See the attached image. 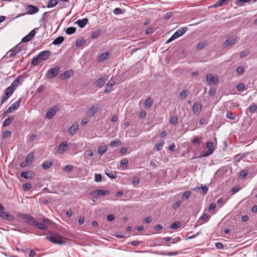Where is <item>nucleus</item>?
I'll return each mask as SVG.
<instances>
[{
    "label": "nucleus",
    "instance_id": "1",
    "mask_svg": "<svg viewBox=\"0 0 257 257\" xmlns=\"http://www.w3.org/2000/svg\"><path fill=\"white\" fill-rule=\"evenodd\" d=\"M19 84V77L16 79L11 84V85L6 89L1 99L0 107L13 94L14 91L17 89V87L18 86Z\"/></svg>",
    "mask_w": 257,
    "mask_h": 257
},
{
    "label": "nucleus",
    "instance_id": "2",
    "mask_svg": "<svg viewBox=\"0 0 257 257\" xmlns=\"http://www.w3.org/2000/svg\"><path fill=\"white\" fill-rule=\"evenodd\" d=\"M24 218L25 219L27 223L32 226H34L38 229L42 230H46L47 229V227L46 226L45 224L38 222L32 216L25 215Z\"/></svg>",
    "mask_w": 257,
    "mask_h": 257
},
{
    "label": "nucleus",
    "instance_id": "3",
    "mask_svg": "<svg viewBox=\"0 0 257 257\" xmlns=\"http://www.w3.org/2000/svg\"><path fill=\"white\" fill-rule=\"evenodd\" d=\"M22 50V48L17 45L7 52L6 55L3 57L2 59L6 60L13 57L20 52Z\"/></svg>",
    "mask_w": 257,
    "mask_h": 257
},
{
    "label": "nucleus",
    "instance_id": "4",
    "mask_svg": "<svg viewBox=\"0 0 257 257\" xmlns=\"http://www.w3.org/2000/svg\"><path fill=\"white\" fill-rule=\"evenodd\" d=\"M109 192L107 190H96L90 192V195L94 199H97L100 196H104L109 194Z\"/></svg>",
    "mask_w": 257,
    "mask_h": 257
},
{
    "label": "nucleus",
    "instance_id": "5",
    "mask_svg": "<svg viewBox=\"0 0 257 257\" xmlns=\"http://www.w3.org/2000/svg\"><path fill=\"white\" fill-rule=\"evenodd\" d=\"M60 72V68L58 66H56L50 70L48 71L46 77L49 79H52L56 77Z\"/></svg>",
    "mask_w": 257,
    "mask_h": 257
},
{
    "label": "nucleus",
    "instance_id": "6",
    "mask_svg": "<svg viewBox=\"0 0 257 257\" xmlns=\"http://www.w3.org/2000/svg\"><path fill=\"white\" fill-rule=\"evenodd\" d=\"M5 208L3 205L0 203V217L4 219L12 221L14 220L13 216L4 211Z\"/></svg>",
    "mask_w": 257,
    "mask_h": 257
},
{
    "label": "nucleus",
    "instance_id": "7",
    "mask_svg": "<svg viewBox=\"0 0 257 257\" xmlns=\"http://www.w3.org/2000/svg\"><path fill=\"white\" fill-rule=\"evenodd\" d=\"M206 148L207 151L206 153H202L201 156L199 158L207 157L211 155L214 152V148L213 143L211 142H208L206 144Z\"/></svg>",
    "mask_w": 257,
    "mask_h": 257
},
{
    "label": "nucleus",
    "instance_id": "8",
    "mask_svg": "<svg viewBox=\"0 0 257 257\" xmlns=\"http://www.w3.org/2000/svg\"><path fill=\"white\" fill-rule=\"evenodd\" d=\"M49 241L58 244H62L65 243V241H63L61 237L58 235H52L50 237L46 238Z\"/></svg>",
    "mask_w": 257,
    "mask_h": 257
},
{
    "label": "nucleus",
    "instance_id": "9",
    "mask_svg": "<svg viewBox=\"0 0 257 257\" xmlns=\"http://www.w3.org/2000/svg\"><path fill=\"white\" fill-rule=\"evenodd\" d=\"M99 105L97 104L92 105L87 111V115L88 117H92L98 111L99 109Z\"/></svg>",
    "mask_w": 257,
    "mask_h": 257
},
{
    "label": "nucleus",
    "instance_id": "10",
    "mask_svg": "<svg viewBox=\"0 0 257 257\" xmlns=\"http://www.w3.org/2000/svg\"><path fill=\"white\" fill-rule=\"evenodd\" d=\"M206 81L208 85H211L212 83L217 84L218 82V79L217 77H213L211 74H209L206 75Z\"/></svg>",
    "mask_w": 257,
    "mask_h": 257
},
{
    "label": "nucleus",
    "instance_id": "11",
    "mask_svg": "<svg viewBox=\"0 0 257 257\" xmlns=\"http://www.w3.org/2000/svg\"><path fill=\"white\" fill-rule=\"evenodd\" d=\"M22 100V98L19 99L16 102L14 103L11 106L9 107L8 111L10 113H12L16 110L20 106Z\"/></svg>",
    "mask_w": 257,
    "mask_h": 257
},
{
    "label": "nucleus",
    "instance_id": "12",
    "mask_svg": "<svg viewBox=\"0 0 257 257\" xmlns=\"http://www.w3.org/2000/svg\"><path fill=\"white\" fill-rule=\"evenodd\" d=\"M36 32L35 30H32L28 35L25 36L22 40V42L25 43L31 40L35 35Z\"/></svg>",
    "mask_w": 257,
    "mask_h": 257
},
{
    "label": "nucleus",
    "instance_id": "13",
    "mask_svg": "<svg viewBox=\"0 0 257 257\" xmlns=\"http://www.w3.org/2000/svg\"><path fill=\"white\" fill-rule=\"evenodd\" d=\"M50 55L49 51H44L39 54L38 55L40 61H45L48 59Z\"/></svg>",
    "mask_w": 257,
    "mask_h": 257
},
{
    "label": "nucleus",
    "instance_id": "14",
    "mask_svg": "<svg viewBox=\"0 0 257 257\" xmlns=\"http://www.w3.org/2000/svg\"><path fill=\"white\" fill-rule=\"evenodd\" d=\"M27 9L28 10L27 14L29 15H33L36 14L38 12L39 10L37 7L34 6L33 5L28 6Z\"/></svg>",
    "mask_w": 257,
    "mask_h": 257
},
{
    "label": "nucleus",
    "instance_id": "15",
    "mask_svg": "<svg viewBox=\"0 0 257 257\" xmlns=\"http://www.w3.org/2000/svg\"><path fill=\"white\" fill-rule=\"evenodd\" d=\"M202 109V106L201 105L197 102H195L194 103L193 107H192V111L195 114H199Z\"/></svg>",
    "mask_w": 257,
    "mask_h": 257
},
{
    "label": "nucleus",
    "instance_id": "16",
    "mask_svg": "<svg viewBox=\"0 0 257 257\" xmlns=\"http://www.w3.org/2000/svg\"><path fill=\"white\" fill-rule=\"evenodd\" d=\"M68 148V143L66 142H63L58 147V152L59 154H63L67 150Z\"/></svg>",
    "mask_w": 257,
    "mask_h": 257
},
{
    "label": "nucleus",
    "instance_id": "17",
    "mask_svg": "<svg viewBox=\"0 0 257 257\" xmlns=\"http://www.w3.org/2000/svg\"><path fill=\"white\" fill-rule=\"evenodd\" d=\"M73 75V72L72 70H68L62 73L60 75L61 79L65 80L71 77Z\"/></svg>",
    "mask_w": 257,
    "mask_h": 257
},
{
    "label": "nucleus",
    "instance_id": "18",
    "mask_svg": "<svg viewBox=\"0 0 257 257\" xmlns=\"http://www.w3.org/2000/svg\"><path fill=\"white\" fill-rule=\"evenodd\" d=\"M57 109L54 108H50L46 114V117L48 119L52 118L56 114Z\"/></svg>",
    "mask_w": 257,
    "mask_h": 257
},
{
    "label": "nucleus",
    "instance_id": "19",
    "mask_svg": "<svg viewBox=\"0 0 257 257\" xmlns=\"http://www.w3.org/2000/svg\"><path fill=\"white\" fill-rule=\"evenodd\" d=\"M78 128V124L76 123H73L68 130L69 135L71 136L74 135L76 133Z\"/></svg>",
    "mask_w": 257,
    "mask_h": 257
},
{
    "label": "nucleus",
    "instance_id": "20",
    "mask_svg": "<svg viewBox=\"0 0 257 257\" xmlns=\"http://www.w3.org/2000/svg\"><path fill=\"white\" fill-rule=\"evenodd\" d=\"M115 84L114 81L111 79L106 85V88L104 90V93H109L111 91V88Z\"/></svg>",
    "mask_w": 257,
    "mask_h": 257
},
{
    "label": "nucleus",
    "instance_id": "21",
    "mask_svg": "<svg viewBox=\"0 0 257 257\" xmlns=\"http://www.w3.org/2000/svg\"><path fill=\"white\" fill-rule=\"evenodd\" d=\"M187 27H183L179 29L174 34V37H175L176 39L179 38L183 35L187 31Z\"/></svg>",
    "mask_w": 257,
    "mask_h": 257
},
{
    "label": "nucleus",
    "instance_id": "22",
    "mask_svg": "<svg viewBox=\"0 0 257 257\" xmlns=\"http://www.w3.org/2000/svg\"><path fill=\"white\" fill-rule=\"evenodd\" d=\"M34 173L32 172L25 171L21 173V176L25 179H31L34 176Z\"/></svg>",
    "mask_w": 257,
    "mask_h": 257
},
{
    "label": "nucleus",
    "instance_id": "23",
    "mask_svg": "<svg viewBox=\"0 0 257 257\" xmlns=\"http://www.w3.org/2000/svg\"><path fill=\"white\" fill-rule=\"evenodd\" d=\"M88 20L87 18H84L82 20H78L77 21L76 23L80 28H83L87 24Z\"/></svg>",
    "mask_w": 257,
    "mask_h": 257
},
{
    "label": "nucleus",
    "instance_id": "24",
    "mask_svg": "<svg viewBox=\"0 0 257 257\" xmlns=\"http://www.w3.org/2000/svg\"><path fill=\"white\" fill-rule=\"evenodd\" d=\"M107 150V146L106 145L100 146L98 149V153L100 155H102L104 154Z\"/></svg>",
    "mask_w": 257,
    "mask_h": 257
},
{
    "label": "nucleus",
    "instance_id": "25",
    "mask_svg": "<svg viewBox=\"0 0 257 257\" xmlns=\"http://www.w3.org/2000/svg\"><path fill=\"white\" fill-rule=\"evenodd\" d=\"M53 165V162L51 161H46L42 164V168L44 170L49 169Z\"/></svg>",
    "mask_w": 257,
    "mask_h": 257
},
{
    "label": "nucleus",
    "instance_id": "26",
    "mask_svg": "<svg viewBox=\"0 0 257 257\" xmlns=\"http://www.w3.org/2000/svg\"><path fill=\"white\" fill-rule=\"evenodd\" d=\"M64 40V38L62 36H59L56 38L52 42V44L55 45H59L62 43Z\"/></svg>",
    "mask_w": 257,
    "mask_h": 257
},
{
    "label": "nucleus",
    "instance_id": "27",
    "mask_svg": "<svg viewBox=\"0 0 257 257\" xmlns=\"http://www.w3.org/2000/svg\"><path fill=\"white\" fill-rule=\"evenodd\" d=\"M235 42V40L234 39H228L224 42V45L226 47L231 46L234 45Z\"/></svg>",
    "mask_w": 257,
    "mask_h": 257
},
{
    "label": "nucleus",
    "instance_id": "28",
    "mask_svg": "<svg viewBox=\"0 0 257 257\" xmlns=\"http://www.w3.org/2000/svg\"><path fill=\"white\" fill-rule=\"evenodd\" d=\"M121 145V141L118 140H112L110 143V146L113 148L119 146Z\"/></svg>",
    "mask_w": 257,
    "mask_h": 257
},
{
    "label": "nucleus",
    "instance_id": "29",
    "mask_svg": "<svg viewBox=\"0 0 257 257\" xmlns=\"http://www.w3.org/2000/svg\"><path fill=\"white\" fill-rule=\"evenodd\" d=\"M105 80V78L104 77H101L99 78L95 82L96 86L101 87L104 83Z\"/></svg>",
    "mask_w": 257,
    "mask_h": 257
},
{
    "label": "nucleus",
    "instance_id": "30",
    "mask_svg": "<svg viewBox=\"0 0 257 257\" xmlns=\"http://www.w3.org/2000/svg\"><path fill=\"white\" fill-rule=\"evenodd\" d=\"M34 159V155L32 153L29 154L25 159L26 163L27 164H31Z\"/></svg>",
    "mask_w": 257,
    "mask_h": 257
},
{
    "label": "nucleus",
    "instance_id": "31",
    "mask_svg": "<svg viewBox=\"0 0 257 257\" xmlns=\"http://www.w3.org/2000/svg\"><path fill=\"white\" fill-rule=\"evenodd\" d=\"M58 3V0H49L48 3L47 8H53L57 5Z\"/></svg>",
    "mask_w": 257,
    "mask_h": 257
},
{
    "label": "nucleus",
    "instance_id": "32",
    "mask_svg": "<svg viewBox=\"0 0 257 257\" xmlns=\"http://www.w3.org/2000/svg\"><path fill=\"white\" fill-rule=\"evenodd\" d=\"M13 119V117H9L7 119H6L3 124V127H6L8 126L12 122Z\"/></svg>",
    "mask_w": 257,
    "mask_h": 257
},
{
    "label": "nucleus",
    "instance_id": "33",
    "mask_svg": "<svg viewBox=\"0 0 257 257\" xmlns=\"http://www.w3.org/2000/svg\"><path fill=\"white\" fill-rule=\"evenodd\" d=\"M153 104V100L151 98H148L145 100L144 105L146 107L150 108Z\"/></svg>",
    "mask_w": 257,
    "mask_h": 257
},
{
    "label": "nucleus",
    "instance_id": "34",
    "mask_svg": "<svg viewBox=\"0 0 257 257\" xmlns=\"http://www.w3.org/2000/svg\"><path fill=\"white\" fill-rule=\"evenodd\" d=\"M164 144V142L163 141H162L159 143L156 144L155 145V150L157 151H159L161 150L162 149Z\"/></svg>",
    "mask_w": 257,
    "mask_h": 257
},
{
    "label": "nucleus",
    "instance_id": "35",
    "mask_svg": "<svg viewBox=\"0 0 257 257\" xmlns=\"http://www.w3.org/2000/svg\"><path fill=\"white\" fill-rule=\"evenodd\" d=\"M108 58V54L107 52L101 54L99 57V61H103Z\"/></svg>",
    "mask_w": 257,
    "mask_h": 257
},
{
    "label": "nucleus",
    "instance_id": "36",
    "mask_svg": "<svg viewBox=\"0 0 257 257\" xmlns=\"http://www.w3.org/2000/svg\"><path fill=\"white\" fill-rule=\"evenodd\" d=\"M85 42H86V41L85 39H84L83 38L79 39L77 40V41L76 42V46L77 47H80V46L84 45Z\"/></svg>",
    "mask_w": 257,
    "mask_h": 257
},
{
    "label": "nucleus",
    "instance_id": "37",
    "mask_svg": "<svg viewBox=\"0 0 257 257\" xmlns=\"http://www.w3.org/2000/svg\"><path fill=\"white\" fill-rule=\"evenodd\" d=\"M189 92L187 90H184L182 91L179 94V97L182 98H185L189 94Z\"/></svg>",
    "mask_w": 257,
    "mask_h": 257
},
{
    "label": "nucleus",
    "instance_id": "38",
    "mask_svg": "<svg viewBox=\"0 0 257 257\" xmlns=\"http://www.w3.org/2000/svg\"><path fill=\"white\" fill-rule=\"evenodd\" d=\"M76 31V28L73 27H69L66 29L65 32L67 34L71 35L74 33Z\"/></svg>",
    "mask_w": 257,
    "mask_h": 257
},
{
    "label": "nucleus",
    "instance_id": "39",
    "mask_svg": "<svg viewBox=\"0 0 257 257\" xmlns=\"http://www.w3.org/2000/svg\"><path fill=\"white\" fill-rule=\"evenodd\" d=\"M101 32V30L99 29H97L94 31H93L91 33V38L92 39L96 38Z\"/></svg>",
    "mask_w": 257,
    "mask_h": 257
},
{
    "label": "nucleus",
    "instance_id": "40",
    "mask_svg": "<svg viewBox=\"0 0 257 257\" xmlns=\"http://www.w3.org/2000/svg\"><path fill=\"white\" fill-rule=\"evenodd\" d=\"M40 61H41L40 60V58L38 57V56H37L33 58V59L32 60L31 64L34 66H37L39 64Z\"/></svg>",
    "mask_w": 257,
    "mask_h": 257
},
{
    "label": "nucleus",
    "instance_id": "41",
    "mask_svg": "<svg viewBox=\"0 0 257 257\" xmlns=\"http://www.w3.org/2000/svg\"><path fill=\"white\" fill-rule=\"evenodd\" d=\"M180 225L181 223L180 222H174L171 224L170 228L172 229H176L179 228Z\"/></svg>",
    "mask_w": 257,
    "mask_h": 257
},
{
    "label": "nucleus",
    "instance_id": "42",
    "mask_svg": "<svg viewBox=\"0 0 257 257\" xmlns=\"http://www.w3.org/2000/svg\"><path fill=\"white\" fill-rule=\"evenodd\" d=\"M257 109V106L255 104L253 103L249 107V110L251 113H254Z\"/></svg>",
    "mask_w": 257,
    "mask_h": 257
},
{
    "label": "nucleus",
    "instance_id": "43",
    "mask_svg": "<svg viewBox=\"0 0 257 257\" xmlns=\"http://www.w3.org/2000/svg\"><path fill=\"white\" fill-rule=\"evenodd\" d=\"M191 195V192L189 191H185L182 195V199L187 200Z\"/></svg>",
    "mask_w": 257,
    "mask_h": 257
},
{
    "label": "nucleus",
    "instance_id": "44",
    "mask_svg": "<svg viewBox=\"0 0 257 257\" xmlns=\"http://www.w3.org/2000/svg\"><path fill=\"white\" fill-rule=\"evenodd\" d=\"M209 219V215L208 214L205 213L200 218V220L202 221V222H206Z\"/></svg>",
    "mask_w": 257,
    "mask_h": 257
},
{
    "label": "nucleus",
    "instance_id": "45",
    "mask_svg": "<svg viewBox=\"0 0 257 257\" xmlns=\"http://www.w3.org/2000/svg\"><path fill=\"white\" fill-rule=\"evenodd\" d=\"M226 117L230 120H234L235 119V115L231 111H228L226 113Z\"/></svg>",
    "mask_w": 257,
    "mask_h": 257
},
{
    "label": "nucleus",
    "instance_id": "46",
    "mask_svg": "<svg viewBox=\"0 0 257 257\" xmlns=\"http://www.w3.org/2000/svg\"><path fill=\"white\" fill-rule=\"evenodd\" d=\"M124 11H122L121 9L119 8H116L114 9L113 10V13L115 15H118L119 14H122L124 13Z\"/></svg>",
    "mask_w": 257,
    "mask_h": 257
},
{
    "label": "nucleus",
    "instance_id": "47",
    "mask_svg": "<svg viewBox=\"0 0 257 257\" xmlns=\"http://www.w3.org/2000/svg\"><path fill=\"white\" fill-rule=\"evenodd\" d=\"M105 174L110 178L111 179H115L116 178V173L113 172H105Z\"/></svg>",
    "mask_w": 257,
    "mask_h": 257
},
{
    "label": "nucleus",
    "instance_id": "48",
    "mask_svg": "<svg viewBox=\"0 0 257 257\" xmlns=\"http://www.w3.org/2000/svg\"><path fill=\"white\" fill-rule=\"evenodd\" d=\"M85 157L86 158H89L93 155V153L92 150H87L85 152Z\"/></svg>",
    "mask_w": 257,
    "mask_h": 257
},
{
    "label": "nucleus",
    "instance_id": "49",
    "mask_svg": "<svg viewBox=\"0 0 257 257\" xmlns=\"http://www.w3.org/2000/svg\"><path fill=\"white\" fill-rule=\"evenodd\" d=\"M32 187V185L30 183H25L23 185V189L24 191L30 189Z\"/></svg>",
    "mask_w": 257,
    "mask_h": 257
},
{
    "label": "nucleus",
    "instance_id": "50",
    "mask_svg": "<svg viewBox=\"0 0 257 257\" xmlns=\"http://www.w3.org/2000/svg\"><path fill=\"white\" fill-rule=\"evenodd\" d=\"M248 174V171L246 170H243L239 174V177L241 178H244Z\"/></svg>",
    "mask_w": 257,
    "mask_h": 257
},
{
    "label": "nucleus",
    "instance_id": "51",
    "mask_svg": "<svg viewBox=\"0 0 257 257\" xmlns=\"http://www.w3.org/2000/svg\"><path fill=\"white\" fill-rule=\"evenodd\" d=\"M244 68L242 66H239L236 69V72L239 75H242L244 72Z\"/></svg>",
    "mask_w": 257,
    "mask_h": 257
},
{
    "label": "nucleus",
    "instance_id": "52",
    "mask_svg": "<svg viewBox=\"0 0 257 257\" xmlns=\"http://www.w3.org/2000/svg\"><path fill=\"white\" fill-rule=\"evenodd\" d=\"M11 135V132L10 131H6L4 132L3 137L4 139H7L10 137Z\"/></svg>",
    "mask_w": 257,
    "mask_h": 257
},
{
    "label": "nucleus",
    "instance_id": "53",
    "mask_svg": "<svg viewBox=\"0 0 257 257\" xmlns=\"http://www.w3.org/2000/svg\"><path fill=\"white\" fill-rule=\"evenodd\" d=\"M201 189L202 190V193L203 194L205 195L207 193V191H208V188L206 186H201L200 187H198V189Z\"/></svg>",
    "mask_w": 257,
    "mask_h": 257
},
{
    "label": "nucleus",
    "instance_id": "54",
    "mask_svg": "<svg viewBox=\"0 0 257 257\" xmlns=\"http://www.w3.org/2000/svg\"><path fill=\"white\" fill-rule=\"evenodd\" d=\"M244 85L242 83H239L236 86V89L238 91H242L244 88Z\"/></svg>",
    "mask_w": 257,
    "mask_h": 257
},
{
    "label": "nucleus",
    "instance_id": "55",
    "mask_svg": "<svg viewBox=\"0 0 257 257\" xmlns=\"http://www.w3.org/2000/svg\"><path fill=\"white\" fill-rule=\"evenodd\" d=\"M249 54V51L248 50H245L241 51L240 53V57L241 58H244Z\"/></svg>",
    "mask_w": 257,
    "mask_h": 257
},
{
    "label": "nucleus",
    "instance_id": "56",
    "mask_svg": "<svg viewBox=\"0 0 257 257\" xmlns=\"http://www.w3.org/2000/svg\"><path fill=\"white\" fill-rule=\"evenodd\" d=\"M128 162L127 159L126 158H123L120 161V166H127L128 165Z\"/></svg>",
    "mask_w": 257,
    "mask_h": 257
},
{
    "label": "nucleus",
    "instance_id": "57",
    "mask_svg": "<svg viewBox=\"0 0 257 257\" xmlns=\"http://www.w3.org/2000/svg\"><path fill=\"white\" fill-rule=\"evenodd\" d=\"M178 122V118L176 117H172L170 120V123L171 124H176Z\"/></svg>",
    "mask_w": 257,
    "mask_h": 257
},
{
    "label": "nucleus",
    "instance_id": "58",
    "mask_svg": "<svg viewBox=\"0 0 257 257\" xmlns=\"http://www.w3.org/2000/svg\"><path fill=\"white\" fill-rule=\"evenodd\" d=\"M73 166L72 165H66L65 166L64 168V170L65 171V172H70L71 171H72L73 170Z\"/></svg>",
    "mask_w": 257,
    "mask_h": 257
},
{
    "label": "nucleus",
    "instance_id": "59",
    "mask_svg": "<svg viewBox=\"0 0 257 257\" xmlns=\"http://www.w3.org/2000/svg\"><path fill=\"white\" fill-rule=\"evenodd\" d=\"M181 204V201L180 200L177 201L176 202H175L172 206V207L173 209H177L179 207Z\"/></svg>",
    "mask_w": 257,
    "mask_h": 257
},
{
    "label": "nucleus",
    "instance_id": "60",
    "mask_svg": "<svg viewBox=\"0 0 257 257\" xmlns=\"http://www.w3.org/2000/svg\"><path fill=\"white\" fill-rule=\"evenodd\" d=\"M102 180V176L100 174H95V181L97 182H99Z\"/></svg>",
    "mask_w": 257,
    "mask_h": 257
},
{
    "label": "nucleus",
    "instance_id": "61",
    "mask_svg": "<svg viewBox=\"0 0 257 257\" xmlns=\"http://www.w3.org/2000/svg\"><path fill=\"white\" fill-rule=\"evenodd\" d=\"M200 143V141L199 139H198V138H197V137L194 138L193 140L192 141V144L194 145H198Z\"/></svg>",
    "mask_w": 257,
    "mask_h": 257
},
{
    "label": "nucleus",
    "instance_id": "62",
    "mask_svg": "<svg viewBox=\"0 0 257 257\" xmlns=\"http://www.w3.org/2000/svg\"><path fill=\"white\" fill-rule=\"evenodd\" d=\"M172 15H173V13H172V12L167 13L164 16V19L166 20H168L172 17Z\"/></svg>",
    "mask_w": 257,
    "mask_h": 257
},
{
    "label": "nucleus",
    "instance_id": "63",
    "mask_svg": "<svg viewBox=\"0 0 257 257\" xmlns=\"http://www.w3.org/2000/svg\"><path fill=\"white\" fill-rule=\"evenodd\" d=\"M205 44L204 43H199L197 46H196V49L197 50H200L204 47Z\"/></svg>",
    "mask_w": 257,
    "mask_h": 257
},
{
    "label": "nucleus",
    "instance_id": "64",
    "mask_svg": "<svg viewBox=\"0 0 257 257\" xmlns=\"http://www.w3.org/2000/svg\"><path fill=\"white\" fill-rule=\"evenodd\" d=\"M215 246L217 249H221L224 248L223 244L221 242H217L215 243Z\"/></svg>",
    "mask_w": 257,
    "mask_h": 257
}]
</instances>
